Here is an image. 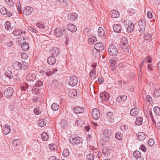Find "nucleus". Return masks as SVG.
I'll return each instance as SVG.
<instances>
[{
  "mask_svg": "<svg viewBox=\"0 0 160 160\" xmlns=\"http://www.w3.org/2000/svg\"><path fill=\"white\" fill-rule=\"evenodd\" d=\"M148 142L149 145L152 146L154 144V141L153 139H150L148 140Z\"/></svg>",
  "mask_w": 160,
  "mask_h": 160,
  "instance_id": "obj_52",
  "label": "nucleus"
},
{
  "mask_svg": "<svg viewBox=\"0 0 160 160\" xmlns=\"http://www.w3.org/2000/svg\"><path fill=\"white\" fill-rule=\"evenodd\" d=\"M48 63L51 65H52L56 62V59L53 57H48L47 60Z\"/></svg>",
  "mask_w": 160,
  "mask_h": 160,
  "instance_id": "obj_19",
  "label": "nucleus"
},
{
  "mask_svg": "<svg viewBox=\"0 0 160 160\" xmlns=\"http://www.w3.org/2000/svg\"><path fill=\"white\" fill-rule=\"evenodd\" d=\"M51 108L53 111L58 110L59 108V106L58 104L56 103H54L51 106Z\"/></svg>",
  "mask_w": 160,
  "mask_h": 160,
  "instance_id": "obj_31",
  "label": "nucleus"
},
{
  "mask_svg": "<svg viewBox=\"0 0 160 160\" xmlns=\"http://www.w3.org/2000/svg\"><path fill=\"white\" fill-rule=\"evenodd\" d=\"M113 116V112H108L107 114V118H111Z\"/></svg>",
  "mask_w": 160,
  "mask_h": 160,
  "instance_id": "obj_59",
  "label": "nucleus"
},
{
  "mask_svg": "<svg viewBox=\"0 0 160 160\" xmlns=\"http://www.w3.org/2000/svg\"><path fill=\"white\" fill-rule=\"evenodd\" d=\"M46 122H45L44 119H41L39 121L38 125L39 126L43 127L46 124Z\"/></svg>",
  "mask_w": 160,
  "mask_h": 160,
  "instance_id": "obj_35",
  "label": "nucleus"
},
{
  "mask_svg": "<svg viewBox=\"0 0 160 160\" xmlns=\"http://www.w3.org/2000/svg\"><path fill=\"white\" fill-rule=\"evenodd\" d=\"M78 17V14L75 13H72L69 18V19L72 21H75L77 20Z\"/></svg>",
  "mask_w": 160,
  "mask_h": 160,
  "instance_id": "obj_28",
  "label": "nucleus"
},
{
  "mask_svg": "<svg viewBox=\"0 0 160 160\" xmlns=\"http://www.w3.org/2000/svg\"><path fill=\"white\" fill-rule=\"evenodd\" d=\"M92 116L93 118L97 120L100 117V113L99 110L97 108H95L92 109Z\"/></svg>",
  "mask_w": 160,
  "mask_h": 160,
  "instance_id": "obj_7",
  "label": "nucleus"
},
{
  "mask_svg": "<svg viewBox=\"0 0 160 160\" xmlns=\"http://www.w3.org/2000/svg\"><path fill=\"white\" fill-rule=\"evenodd\" d=\"M115 138L118 140H121L122 138V135L120 132H118L115 134Z\"/></svg>",
  "mask_w": 160,
  "mask_h": 160,
  "instance_id": "obj_45",
  "label": "nucleus"
},
{
  "mask_svg": "<svg viewBox=\"0 0 160 160\" xmlns=\"http://www.w3.org/2000/svg\"><path fill=\"white\" fill-rule=\"evenodd\" d=\"M13 35L16 36H18L22 33V31L21 30H15L13 32Z\"/></svg>",
  "mask_w": 160,
  "mask_h": 160,
  "instance_id": "obj_39",
  "label": "nucleus"
},
{
  "mask_svg": "<svg viewBox=\"0 0 160 160\" xmlns=\"http://www.w3.org/2000/svg\"><path fill=\"white\" fill-rule=\"evenodd\" d=\"M111 132L109 130L105 129L103 131V136L109 137L111 136Z\"/></svg>",
  "mask_w": 160,
  "mask_h": 160,
  "instance_id": "obj_30",
  "label": "nucleus"
},
{
  "mask_svg": "<svg viewBox=\"0 0 160 160\" xmlns=\"http://www.w3.org/2000/svg\"><path fill=\"white\" fill-rule=\"evenodd\" d=\"M59 50L57 47L53 48L51 51V53L52 55L54 56H57L59 54Z\"/></svg>",
  "mask_w": 160,
  "mask_h": 160,
  "instance_id": "obj_21",
  "label": "nucleus"
},
{
  "mask_svg": "<svg viewBox=\"0 0 160 160\" xmlns=\"http://www.w3.org/2000/svg\"><path fill=\"white\" fill-rule=\"evenodd\" d=\"M21 63L18 62H16L13 63L12 66L14 69L19 70L22 68V66H21Z\"/></svg>",
  "mask_w": 160,
  "mask_h": 160,
  "instance_id": "obj_20",
  "label": "nucleus"
},
{
  "mask_svg": "<svg viewBox=\"0 0 160 160\" xmlns=\"http://www.w3.org/2000/svg\"><path fill=\"white\" fill-rule=\"evenodd\" d=\"M86 157L88 160H93L94 155L91 153H89L87 155Z\"/></svg>",
  "mask_w": 160,
  "mask_h": 160,
  "instance_id": "obj_44",
  "label": "nucleus"
},
{
  "mask_svg": "<svg viewBox=\"0 0 160 160\" xmlns=\"http://www.w3.org/2000/svg\"><path fill=\"white\" fill-rule=\"evenodd\" d=\"M5 26L7 30H8L10 28V23L9 21H7L5 23Z\"/></svg>",
  "mask_w": 160,
  "mask_h": 160,
  "instance_id": "obj_49",
  "label": "nucleus"
},
{
  "mask_svg": "<svg viewBox=\"0 0 160 160\" xmlns=\"http://www.w3.org/2000/svg\"><path fill=\"white\" fill-rule=\"evenodd\" d=\"M78 83V79L77 77L73 76L70 77L69 84L72 86H75Z\"/></svg>",
  "mask_w": 160,
  "mask_h": 160,
  "instance_id": "obj_8",
  "label": "nucleus"
},
{
  "mask_svg": "<svg viewBox=\"0 0 160 160\" xmlns=\"http://www.w3.org/2000/svg\"><path fill=\"white\" fill-rule=\"evenodd\" d=\"M33 111L35 113L36 115H39L41 113V112L39 107L36 108L34 109Z\"/></svg>",
  "mask_w": 160,
  "mask_h": 160,
  "instance_id": "obj_43",
  "label": "nucleus"
},
{
  "mask_svg": "<svg viewBox=\"0 0 160 160\" xmlns=\"http://www.w3.org/2000/svg\"><path fill=\"white\" fill-rule=\"evenodd\" d=\"M33 8L30 6H28L24 8L23 11V14L26 15H30L32 12Z\"/></svg>",
  "mask_w": 160,
  "mask_h": 160,
  "instance_id": "obj_12",
  "label": "nucleus"
},
{
  "mask_svg": "<svg viewBox=\"0 0 160 160\" xmlns=\"http://www.w3.org/2000/svg\"><path fill=\"white\" fill-rule=\"evenodd\" d=\"M28 84L27 83L24 82L21 86V88L23 91H25L28 88Z\"/></svg>",
  "mask_w": 160,
  "mask_h": 160,
  "instance_id": "obj_36",
  "label": "nucleus"
},
{
  "mask_svg": "<svg viewBox=\"0 0 160 160\" xmlns=\"http://www.w3.org/2000/svg\"><path fill=\"white\" fill-rule=\"evenodd\" d=\"M108 52L109 54L112 56L117 55L118 52L117 47L112 44L109 46L108 48Z\"/></svg>",
  "mask_w": 160,
  "mask_h": 160,
  "instance_id": "obj_1",
  "label": "nucleus"
},
{
  "mask_svg": "<svg viewBox=\"0 0 160 160\" xmlns=\"http://www.w3.org/2000/svg\"><path fill=\"white\" fill-rule=\"evenodd\" d=\"M36 77V75L34 73H29L27 74L26 76V79L30 81L33 82L35 80Z\"/></svg>",
  "mask_w": 160,
  "mask_h": 160,
  "instance_id": "obj_10",
  "label": "nucleus"
},
{
  "mask_svg": "<svg viewBox=\"0 0 160 160\" xmlns=\"http://www.w3.org/2000/svg\"><path fill=\"white\" fill-rule=\"evenodd\" d=\"M127 97L125 95H122L118 97L117 99V101L118 102L124 101L126 100Z\"/></svg>",
  "mask_w": 160,
  "mask_h": 160,
  "instance_id": "obj_26",
  "label": "nucleus"
},
{
  "mask_svg": "<svg viewBox=\"0 0 160 160\" xmlns=\"http://www.w3.org/2000/svg\"><path fill=\"white\" fill-rule=\"evenodd\" d=\"M120 129L122 131H125L128 130V127L125 125H122L120 127Z\"/></svg>",
  "mask_w": 160,
  "mask_h": 160,
  "instance_id": "obj_47",
  "label": "nucleus"
},
{
  "mask_svg": "<svg viewBox=\"0 0 160 160\" xmlns=\"http://www.w3.org/2000/svg\"><path fill=\"white\" fill-rule=\"evenodd\" d=\"M154 111L155 113H156V115H157L159 116L160 115V108L156 107L154 108Z\"/></svg>",
  "mask_w": 160,
  "mask_h": 160,
  "instance_id": "obj_40",
  "label": "nucleus"
},
{
  "mask_svg": "<svg viewBox=\"0 0 160 160\" xmlns=\"http://www.w3.org/2000/svg\"><path fill=\"white\" fill-rule=\"evenodd\" d=\"M122 47L127 49H129L130 46L128 43V41L127 38L123 37L122 38Z\"/></svg>",
  "mask_w": 160,
  "mask_h": 160,
  "instance_id": "obj_9",
  "label": "nucleus"
},
{
  "mask_svg": "<svg viewBox=\"0 0 160 160\" xmlns=\"http://www.w3.org/2000/svg\"><path fill=\"white\" fill-rule=\"evenodd\" d=\"M145 60H144L141 62V63L139 65V70L140 71H141L142 70L143 66V65L145 63Z\"/></svg>",
  "mask_w": 160,
  "mask_h": 160,
  "instance_id": "obj_57",
  "label": "nucleus"
},
{
  "mask_svg": "<svg viewBox=\"0 0 160 160\" xmlns=\"http://www.w3.org/2000/svg\"><path fill=\"white\" fill-rule=\"evenodd\" d=\"M37 26L40 28L44 29L45 26L41 22H38L37 24Z\"/></svg>",
  "mask_w": 160,
  "mask_h": 160,
  "instance_id": "obj_50",
  "label": "nucleus"
},
{
  "mask_svg": "<svg viewBox=\"0 0 160 160\" xmlns=\"http://www.w3.org/2000/svg\"><path fill=\"white\" fill-rule=\"evenodd\" d=\"M21 47L22 49L24 51L28 50L29 48V44L28 43L26 42L23 43Z\"/></svg>",
  "mask_w": 160,
  "mask_h": 160,
  "instance_id": "obj_25",
  "label": "nucleus"
},
{
  "mask_svg": "<svg viewBox=\"0 0 160 160\" xmlns=\"http://www.w3.org/2000/svg\"><path fill=\"white\" fill-rule=\"evenodd\" d=\"M133 155L134 157L137 159L136 160H143V158L141 156L140 152L138 151H136L134 152Z\"/></svg>",
  "mask_w": 160,
  "mask_h": 160,
  "instance_id": "obj_15",
  "label": "nucleus"
},
{
  "mask_svg": "<svg viewBox=\"0 0 160 160\" xmlns=\"http://www.w3.org/2000/svg\"><path fill=\"white\" fill-rule=\"evenodd\" d=\"M0 12L2 14L4 15L7 14V10L6 8L4 7L1 8L0 9Z\"/></svg>",
  "mask_w": 160,
  "mask_h": 160,
  "instance_id": "obj_42",
  "label": "nucleus"
},
{
  "mask_svg": "<svg viewBox=\"0 0 160 160\" xmlns=\"http://www.w3.org/2000/svg\"><path fill=\"white\" fill-rule=\"evenodd\" d=\"M41 137L44 141H46L48 138V135L46 132H43L42 133Z\"/></svg>",
  "mask_w": 160,
  "mask_h": 160,
  "instance_id": "obj_34",
  "label": "nucleus"
},
{
  "mask_svg": "<svg viewBox=\"0 0 160 160\" xmlns=\"http://www.w3.org/2000/svg\"><path fill=\"white\" fill-rule=\"evenodd\" d=\"M43 84L42 82L41 81H37L34 85L36 87V86L40 87Z\"/></svg>",
  "mask_w": 160,
  "mask_h": 160,
  "instance_id": "obj_51",
  "label": "nucleus"
},
{
  "mask_svg": "<svg viewBox=\"0 0 160 160\" xmlns=\"http://www.w3.org/2000/svg\"><path fill=\"white\" fill-rule=\"evenodd\" d=\"M49 147L51 150H54L56 148V146L54 144H49Z\"/></svg>",
  "mask_w": 160,
  "mask_h": 160,
  "instance_id": "obj_54",
  "label": "nucleus"
},
{
  "mask_svg": "<svg viewBox=\"0 0 160 160\" xmlns=\"http://www.w3.org/2000/svg\"><path fill=\"white\" fill-rule=\"evenodd\" d=\"M154 95L157 97L160 96V90H157L154 92Z\"/></svg>",
  "mask_w": 160,
  "mask_h": 160,
  "instance_id": "obj_53",
  "label": "nucleus"
},
{
  "mask_svg": "<svg viewBox=\"0 0 160 160\" xmlns=\"http://www.w3.org/2000/svg\"><path fill=\"white\" fill-rule=\"evenodd\" d=\"M140 148L144 152H146L147 150V148L143 145H141L140 146Z\"/></svg>",
  "mask_w": 160,
  "mask_h": 160,
  "instance_id": "obj_62",
  "label": "nucleus"
},
{
  "mask_svg": "<svg viewBox=\"0 0 160 160\" xmlns=\"http://www.w3.org/2000/svg\"><path fill=\"white\" fill-rule=\"evenodd\" d=\"M148 17L149 18H151L152 17V13L150 12H148L147 13Z\"/></svg>",
  "mask_w": 160,
  "mask_h": 160,
  "instance_id": "obj_64",
  "label": "nucleus"
},
{
  "mask_svg": "<svg viewBox=\"0 0 160 160\" xmlns=\"http://www.w3.org/2000/svg\"><path fill=\"white\" fill-rule=\"evenodd\" d=\"M27 89L29 91H31L32 90H33L34 89H36V86H34L32 87V86L31 85H28V87Z\"/></svg>",
  "mask_w": 160,
  "mask_h": 160,
  "instance_id": "obj_58",
  "label": "nucleus"
},
{
  "mask_svg": "<svg viewBox=\"0 0 160 160\" xmlns=\"http://www.w3.org/2000/svg\"><path fill=\"white\" fill-rule=\"evenodd\" d=\"M3 130L4 133L7 135L10 132V127L8 125L5 124L3 126Z\"/></svg>",
  "mask_w": 160,
  "mask_h": 160,
  "instance_id": "obj_23",
  "label": "nucleus"
},
{
  "mask_svg": "<svg viewBox=\"0 0 160 160\" xmlns=\"http://www.w3.org/2000/svg\"><path fill=\"white\" fill-rule=\"evenodd\" d=\"M145 138V135L143 132H140L138 133L137 138L139 141H142L144 140Z\"/></svg>",
  "mask_w": 160,
  "mask_h": 160,
  "instance_id": "obj_24",
  "label": "nucleus"
},
{
  "mask_svg": "<svg viewBox=\"0 0 160 160\" xmlns=\"http://www.w3.org/2000/svg\"><path fill=\"white\" fill-rule=\"evenodd\" d=\"M113 29L114 31L116 32H120L121 30V25L119 24L114 25L113 26Z\"/></svg>",
  "mask_w": 160,
  "mask_h": 160,
  "instance_id": "obj_22",
  "label": "nucleus"
},
{
  "mask_svg": "<svg viewBox=\"0 0 160 160\" xmlns=\"http://www.w3.org/2000/svg\"><path fill=\"white\" fill-rule=\"evenodd\" d=\"M148 114L149 115V116L150 117V118H151V120H152V121L154 122L155 124L156 123V121L154 120V118H153V115H152V112L151 111H148Z\"/></svg>",
  "mask_w": 160,
  "mask_h": 160,
  "instance_id": "obj_48",
  "label": "nucleus"
},
{
  "mask_svg": "<svg viewBox=\"0 0 160 160\" xmlns=\"http://www.w3.org/2000/svg\"><path fill=\"white\" fill-rule=\"evenodd\" d=\"M65 30L64 29H61L59 28H56L54 32L55 35L57 37H60L65 32Z\"/></svg>",
  "mask_w": 160,
  "mask_h": 160,
  "instance_id": "obj_13",
  "label": "nucleus"
},
{
  "mask_svg": "<svg viewBox=\"0 0 160 160\" xmlns=\"http://www.w3.org/2000/svg\"><path fill=\"white\" fill-rule=\"evenodd\" d=\"M143 118L141 117H138L136 118V120L135 122L137 125H139L142 124Z\"/></svg>",
  "mask_w": 160,
  "mask_h": 160,
  "instance_id": "obj_32",
  "label": "nucleus"
},
{
  "mask_svg": "<svg viewBox=\"0 0 160 160\" xmlns=\"http://www.w3.org/2000/svg\"><path fill=\"white\" fill-rule=\"evenodd\" d=\"M69 154V152L68 149H64L62 155L65 157L68 156Z\"/></svg>",
  "mask_w": 160,
  "mask_h": 160,
  "instance_id": "obj_41",
  "label": "nucleus"
},
{
  "mask_svg": "<svg viewBox=\"0 0 160 160\" xmlns=\"http://www.w3.org/2000/svg\"><path fill=\"white\" fill-rule=\"evenodd\" d=\"M69 96L72 98L77 96V92L76 90H71L69 92Z\"/></svg>",
  "mask_w": 160,
  "mask_h": 160,
  "instance_id": "obj_33",
  "label": "nucleus"
},
{
  "mask_svg": "<svg viewBox=\"0 0 160 160\" xmlns=\"http://www.w3.org/2000/svg\"><path fill=\"white\" fill-rule=\"evenodd\" d=\"M5 74L9 78H12L13 77L12 72L9 70L7 71L6 72Z\"/></svg>",
  "mask_w": 160,
  "mask_h": 160,
  "instance_id": "obj_37",
  "label": "nucleus"
},
{
  "mask_svg": "<svg viewBox=\"0 0 160 160\" xmlns=\"http://www.w3.org/2000/svg\"><path fill=\"white\" fill-rule=\"evenodd\" d=\"M140 29L139 32L141 33L143 32L145 29L146 22L144 19L141 20L138 23Z\"/></svg>",
  "mask_w": 160,
  "mask_h": 160,
  "instance_id": "obj_5",
  "label": "nucleus"
},
{
  "mask_svg": "<svg viewBox=\"0 0 160 160\" xmlns=\"http://www.w3.org/2000/svg\"><path fill=\"white\" fill-rule=\"evenodd\" d=\"M98 33L99 36L102 37L105 34V32L103 28L101 27L99 28Z\"/></svg>",
  "mask_w": 160,
  "mask_h": 160,
  "instance_id": "obj_27",
  "label": "nucleus"
},
{
  "mask_svg": "<svg viewBox=\"0 0 160 160\" xmlns=\"http://www.w3.org/2000/svg\"><path fill=\"white\" fill-rule=\"evenodd\" d=\"M45 74L47 76H49L53 74L52 71H48L45 72Z\"/></svg>",
  "mask_w": 160,
  "mask_h": 160,
  "instance_id": "obj_63",
  "label": "nucleus"
},
{
  "mask_svg": "<svg viewBox=\"0 0 160 160\" xmlns=\"http://www.w3.org/2000/svg\"><path fill=\"white\" fill-rule=\"evenodd\" d=\"M146 98L148 101L149 102H152V98L150 95H148L147 96Z\"/></svg>",
  "mask_w": 160,
  "mask_h": 160,
  "instance_id": "obj_61",
  "label": "nucleus"
},
{
  "mask_svg": "<svg viewBox=\"0 0 160 160\" xmlns=\"http://www.w3.org/2000/svg\"><path fill=\"white\" fill-rule=\"evenodd\" d=\"M100 98L104 101H107L109 98V95L106 92H104L100 94Z\"/></svg>",
  "mask_w": 160,
  "mask_h": 160,
  "instance_id": "obj_11",
  "label": "nucleus"
},
{
  "mask_svg": "<svg viewBox=\"0 0 160 160\" xmlns=\"http://www.w3.org/2000/svg\"><path fill=\"white\" fill-rule=\"evenodd\" d=\"M21 57L23 59H26L28 58V55L25 53H22L21 54Z\"/></svg>",
  "mask_w": 160,
  "mask_h": 160,
  "instance_id": "obj_55",
  "label": "nucleus"
},
{
  "mask_svg": "<svg viewBox=\"0 0 160 160\" xmlns=\"http://www.w3.org/2000/svg\"><path fill=\"white\" fill-rule=\"evenodd\" d=\"M69 140L70 142L72 144L75 145H78L80 142V138L78 137L73 138L72 137H70Z\"/></svg>",
  "mask_w": 160,
  "mask_h": 160,
  "instance_id": "obj_6",
  "label": "nucleus"
},
{
  "mask_svg": "<svg viewBox=\"0 0 160 160\" xmlns=\"http://www.w3.org/2000/svg\"><path fill=\"white\" fill-rule=\"evenodd\" d=\"M90 76L93 79L96 78V74L94 70H92L90 71Z\"/></svg>",
  "mask_w": 160,
  "mask_h": 160,
  "instance_id": "obj_38",
  "label": "nucleus"
},
{
  "mask_svg": "<svg viewBox=\"0 0 160 160\" xmlns=\"http://www.w3.org/2000/svg\"><path fill=\"white\" fill-rule=\"evenodd\" d=\"M109 62L111 64H113L114 68H115V67H116V64H117V62H116L114 60H113V59L109 61Z\"/></svg>",
  "mask_w": 160,
  "mask_h": 160,
  "instance_id": "obj_56",
  "label": "nucleus"
},
{
  "mask_svg": "<svg viewBox=\"0 0 160 160\" xmlns=\"http://www.w3.org/2000/svg\"><path fill=\"white\" fill-rule=\"evenodd\" d=\"M139 110L136 108L132 109L130 111V115L133 116H137L138 115Z\"/></svg>",
  "mask_w": 160,
  "mask_h": 160,
  "instance_id": "obj_17",
  "label": "nucleus"
},
{
  "mask_svg": "<svg viewBox=\"0 0 160 160\" xmlns=\"http://www.w3.org/2000/svg\"><path fill=\"white\" fill-rule=\"evenodd\" d=\"M95 49L96 50L97 52L95 53V55H98V52H104L105 50L104 49V46L103 44L101 42H99L95 43L94 45ZM93 54L94 56L95 54L93 52Z\"/></svg>",
  "mask_w": 160,
  "mask_h": 160,
  "instance_id": "obj_2",
  "label": "nucleus"
},
{
  "mask_svg": "<svg viewBox=\"0 0 160 160\" xmlns=\"http://www.w3.org/2000/svg\"><path fill=\"white\" fill-rule=\"evenodd\" d=\"M67 28L69 31L72 32H76L77 30L76 27L72 24L68 25Z\"/></svg>",
  "mask_w": 160,
  "mask_h": 160,
  "instance_id": "obj_18",
  "label": "nucleus"
},
{
  "mask_svg": "<svg viewBox=\"0 0 160 160\" xmlns=\"http://www.w3.org/2000/svg\"><path fill=\"white\" fill-rule=\"evenodd\" d=\"M84 111V108L83 107H76L73 109V112L75 113H82Z\"/></svg>",
  "mask_w": 160,
  "mask_h": 160,
  "instance_id": "obj_14",
  "label": "nucleus"
},
{
  "mask_svg": "<svg viewBox=\"0 0 160 160\" xmlns=\"http://www.w3.org/2000/svg\"><path fill=\"white\" fill-rule=\"evenodd\" d=\"M27 65L28 63L27 62H22L21 65L22 66V68L24 70L28 68Z\"/></svg>",
  "mask_w": 160,
  "mask_h": 160,
  "instance_id": "obj_46",
  "label": "nucleus"
},
{
  "mask_svg": "<svg viewBox=\"0 0 160 160\" xmlns=\"http://www.w3.org/2000/svg\"><path fill=\"white\" fill-rule=\"evenodd\" d=\"M96 41L97 38L94 36H92L88 39V42L90 44H93Z\"/></svg>",
  "mask_w": 160,
  "mask_h": 160,
  "instance_id": "obj_29",
  "label": "nucleus"
},
{
  "mask_svg": "<svg viewBox=\"0 0 160 160\" xmlns=\"http://www.w3.org/2000/svg\"><path fill=\"white\" fill-rule=\"evenodd\" d=\"M12 145L18 152H20L22 149V145L20 143V140L19 139H16L13 140L12 142Z\"/></svg>",
  "mask_w": 160,
  "mask_h": 160,
  "instance_id": "obj_3",
  "label": "nucleus"
},
{
  "mask_svg": "<svg viewBox=\"0 0 160 160\" xmlns=\"http://www.w3.org/2000/svg\"><path fill=\"white\" fill-rule=\"evenodd\" d=\"M133 29L128 26L127 29V32H128V33H131L132 32H133Z\"/></svg>",
  "mask_w": 160,
  "mask_h": 160,
  "instance_id": "obj_60",
  "label": "nucleus"
},
{
  "mask_svg": "<svg viewBox=\"0 0 160 160\" xmlns=\"http://www.w3.org/2000/svg\"><path fill=\"white\" fill-rule=\"evenodd\" d=\"M14 90L10 87L7 88L4 92V94L5 96L8 98L12 96Z\"/></svg>",
  "mask_w": 160,
  "mask_h": 160,
  "instance_id": "obj_4",
  "label": "nucleus"
},
{
  "mask_svg": "<svg viewBox=\"0 0 160 160\" xmlns=\"http://www.w3.org/2000/svg\"><path fill=\"white\" fill-rule=\"evenodd\" d=\"M111 16L113 18H118L120 16V13L118 11L113 10L110 12Z\"/></svg>",
  "mask_w": 160,
  "mask_h": 160,
  "instance_id": "obj_16",
  "label": "nucleus"
}]
</instances>
